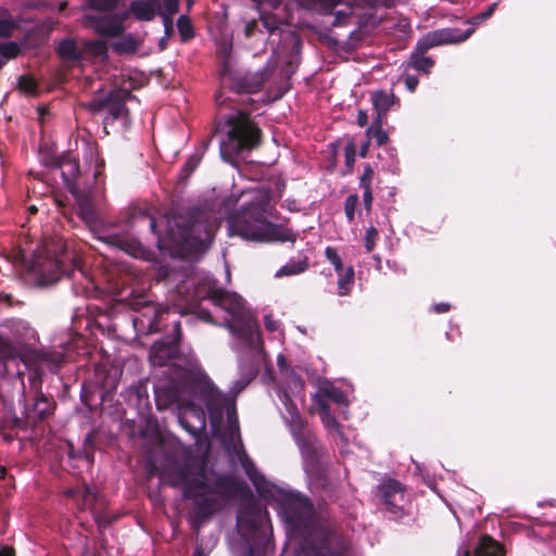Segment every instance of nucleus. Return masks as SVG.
<instances>
[{"mask_svg":"<svg viewBox=\"0 0 556 556\" xmlns=\"http://www.w3.org/2000/svg\"><path fill=\"white\" fill-rule=\"evenodd\" d=\"M165 475L173 488H180L184 497L192 501L194 518L199 522L223 510L237 497L251 495L248 484L233 475L208 477L206 462L190 453L167 468Z\"/></svg>","mask_w":556,"mask_h":556,"instance_id":"obj_1","label":"nucleus"},{"mask_svg":"<svg viewBox=\"0 0 556 556\" xmlns=\"http://www.w3.org/2000/svg\"><path fill=\"white\" fill-rule=\"evenodd\" d=\"M131 219L148 222L150 230L157 237V248L174 257L185 258L205 250L213 240L214 225L206 212L199 207L181 210L167 218L164 235L157 231L155 217L147 211L134 210Z\"/></svg>","mask_w":556,"mask_h":556,"instance_id":"obj_2","label":"nucleus"},{"mask_svg":"<svg viewBox=\"0 0 556 556\" xmlns=\"http://www.w3.org/2000/svg\"><path fill=\"white\" fill-rule=\"evenodd\" d=\"M197 304L187 306H161L147 299L146 295L135 296L130 302L134 311H142L150 333L164 332L150 349L149 358L153 366L163 367L180 358L182 338L180 317L195 312Z\"/></svg>","mask_w":556,"mask_h":556,"instance_id":"obj_3","label":"nucleus"},{"mask_svg":"<svg viewBox=\"0 0 556 556\" xmlns=\"http://www.w3.org/2000/svg\"><path fill=\"white\" fill-rule=\"evenodd\" d=\"M0 358L4 362H22L28 370L29 392L33 395L45 393L42 391L43 370L56 374L65 363V355L61 351L37 349L27 345H13L9 341L0 344Z\"/></svg>","mask_w":556,"mask_h":556,"instance_id":"obj_4","label":"nucleus"},{"mask_svg":"<svg viewBox=\"0 0 556 556\" xmlns=\"http://www.w3.org/2000/svg\"><path fill=\"white\" fill-rule=\"evenodd\" d=\"M225 128L226 137L219 142L220 157L241 173L238 157L261 143L262 130L252 121L250 113L242 110L225 117Z\"/></svg>","mask_w":556,"mask_h":556,"instance_id":"obj_5","label":"nucleus"},{"mask_svg":"<svg viewBox=\"0 0 556 556\" xmlns=\"http://www.w3.org/2000/svg\"><path fill=\"white\" fill-rule=\"evenodd\" d=\"M77 266L65 241L62 238H53L45 241L36 251L31 271L39 286L49 287L56 283L63 276H70Z\"/></svg>","mask_w":556,"mask_h":556,"instance_id":"obj_6","label":"nucleus"},{"mask_svg":"<svg viewBox=\"0 0 556 556\" xmlns=\"http://www.w3.org/2000/svg\"><path fill=\"white\" fill-rule=\"evenodd\" d=\"M271 191L261 189L249 203L229 214L227 220L232 235L255 241L265 218L271 216Z\"/></svg>","mask_w":556,"mask_h":556,"instance_id":"obj_7","label":"nucleus"},{"mask_svg":"<svg viewBox=\"0 0 556 556\" xmlns=\"http://www.w3.org/2000/svg\"><path fill=\"white\" fill-rule=\"evenodd\" d=\"M472 29L462 31L457 28H441L429 31L420 37L409 56V66L418 72L429 74L434 66V60L426 56V52L434 47L463 42L471 35Z\"/></svg>","mask_w":556,"mask_h":556,"instance_id":"obj_8","label":"nucleus"},{"mask_svg":"<svg viewBox=\"0 0 556 556\" xmlns=\"http://www.w3.org/2000/svg\"><path fill=\"white\" fill-rule=\"evenodd\" d=\"M135 98L130 90L125 88H113L104 97L93 98L85 104V108L93 113L99 114L103 111L106 115L103 118L104 128L113 125L115 122H121L124 128H129L131 124L130 111L127 108V102Z\"/></svg>","mask_w":556,"mask_h":556,"instance_id":"obj_9","label":"nucleus"},{"mask_svg":"<svg viewBox=\"0 0 556 556\" xmlns=\"http://www.w3.org/2000/svg\"><path fill=\"white\" fill-rule=\"evenodd\" d=\"M205 299L231 315L238 324L240 336L244 339H252L254 332L258 330L256 320L247 308L244 299L239 294L223 289H210Z\"/></svg>","mask_w":556,"mask_h":556,"instance_id":"obj_10","label":"nucleus"},{"mask_svg":"<svg viewBox=\"0 0 556 556\" xmlns=\"http://www.w3.org/2000/svg\"><path fill=\"white\" fill-rule=\"evenodd\" d=\"M280 507L286 522L299 535L308 536L314 531V506L308 497L299 493L285 492L280 496Z\"/></svg>","mask_w":556,"mask_h":556,"instance_id":"obj_11","label":"nucleus"},{"mask_svg":"<svg viewBox=\"0 0 556 556\" xmlns=\"http://www.w3.org/2000/svg\"><path fill=\"white\" fill-rule=\"evenodd\" d=\"M86 176H62L63 181L73 194L77 203V214L79 218L92 229L99 222L98 214L93 207L91 194L92 186L97 182L98 176H91V182L81 187L83 178ZM87 185V181L85 182Z\"/></svg>","mask_w":556,"mask_h":556,"instance_id":"obj_12","label":"nucleus"},{"mask_svg":"<svg viewBox=\"0 0 556 556\" xmlns=\"http://www.w3.org/2000/svg\"><path fill=\"white\" fill-rule=\"evenodd\" d=\"M128 12H85L84 25L92 28L97 34L104 37H116L124 30V22L128 18Z\"/></svg>","mask_w":556,"mask_h":556,"instance_id":"obj_13","label":"nucleus"},{"mask_svg":"<svg viewBox=\"0 0 556 556\" xmlns=\"http://www.w3.org/2000/svg\"><path fill=\"white\" fill-rule=\"evenodd\" d=\"M296 556H351L349 542L331 530L319 532L317 540Z\"/></svg>","mask_w":556,"mask_h":556,"instance_id":"obj_14","label":"nucleus"},{"mask_svg":"<svg viewBox=\"0 0 556 556\" xmlns=\"http://www.w3.org/2000/svg\"><path fill=\"white\" fill-rule=\"evenodd\" d=\"M265 80L261 72H232L227 64L222 73V84L236 93H256L263 88Z\"/></svg>","mask_w":556,"mask_h":556,"instance_id":"obj_15","label":"nucleus"},{"mask_svg":"<svg viewBox=\"0 0 556 556\" xmlns=\"http://www.w3.org/2000/svg\"><path fill=\"white\" fill-rule=\"evenodd\" d=\"M348 4L351 7V12L344 13L343 11H339L336 15L333 25L338 26V20L341 16L355 14V10L361 8L365 10V12L357 15V23L359 27L372 29L379 26L382 21V18L377 15L376 10L378 8H392L395 4V0H358V3L355 5H353L350 1H348Z\"/></svg>","mask_w":556,"mask_h":556,"instance_id":"obj_16","label":"nucleus"},{"mask_svg":"<svg viewBox=\"0 0 556 556\" xmlns=\"http://www.w3.org/2000/svg\"><path fill=\"white\" fill-rule=\"evenodd\" d=\"M295 443L304 458L306 471L319 473L321 471L320 460L324 456V446L317 437L311 432Z\"/></svg>","mask_w":556,"mask_h":556,"instance_id":"obj_17","label":"nucleus"},{"mask_svg":"<svg viewBox=\"0 0 556 556\" xmlns=\"http://www.w3.org/2000/svg\"><path fill=\"white\" fill-rule=\"evenodd\" d=\"M379 497L392 515L395 517L403 515V506L405 502L404 486L399 481L394 479L384 481L379 486Z\"/></svg>","mask_w":556,"mask_h":556,"instance_id":"obj_18","label":"nucleus"},{"mask_svg":"<svg viewBox=\"0 0 556 556\" xmlns=\"http://www.w3.org/2000/svg\"><path fill=\"white\" fill-rule=\"evenodd\" d=\"M102 242L118 248L136 258H144L146 248L129 232H109L99 238Z\"/></svg>","mask_w":556,"mask_h":556,"instance_id":"obj_19","label":"nucleus"},{"mask_svg":"<svg viewBox=\"0 0 556 556\" xmlns=\"http://www.w3.org/2000/svg\"><path fill=\"white\" fill-rule=\"evenodd\" d=\"M33 403L27 410V421L36 426L54 414L56 402L51 394L41 393L33 395Z\"/></svg>","mask_w":556,"mask_h":556,"instance_id":"obj_20","label":"nucleus"},{"mask_svg":"<svg viewBox=\"0 0 556 556\" xmlns=\"http://www.w3.org/2000/svg\"><path fill=\"white\" fill-rule=\"evenodd\" d=\"M298 235L281 224H275L265 218L264 225L255 241L258 242H292L296 241Z\"/></svg>","mask_w":556,"mask_h":556,"instance_id":"obj_21","label":"nucleus"},{"mask_svg":"<svg viewBox=\"0 0 556 556\" xmlns=\"http://www.w3.org/2000/svg\"><path fill=\"white\" fill-rule=\"evenodd\" d=\"M238 525L244 535L254 536L258 535L261 532L265 534V515L255 506L249 508L244 514L239 516Z\"/></svg>","mask_w":556,"mask_h":556,"instance_id":"obj_22","label":"nucleus"},{"mask_svg":"<svg viewBox=\"0 0 556 556\" xmlns=\"http://www.w3.org/2000/svg\"><path fill=\"white\" fill-rule=\"evenodd\" d=\"M206 408L212 417H220L227 399L213 384L205 383L201 387Z\"/></svg>","mask_w":556,"mask_h":556,"instance_id":"obj_23","label":"nucleus"},{"mask_svg":"<svg viewBox=\"0 0 556 556\" xmlns=\"http://www.w3.org/2000/svg\"><path fill=\"white\" fill-rule=\"evenodd\" d=\"M156 10L161 11V2L156 1H146V0H135L130 3L129 12L134 14V16L139 21L150 22L156 15Z\"/></svg>","mask_w":556,"mask_h":556,"instance_id":"obj_24","label":"nucleus"},{"mask_svg":"<svg viewBox=\"0 0 556 556\" xmlns=\"http://www.w3.org/2000/svg\"><path fill=\"white\" fill-rule=\"evenodd\" d=\"M58 56L64 62H79L83 60V50L77 46L75 39L65 38L61 40L55 49Z\"/></svg>","mask_w":556,"mask_h":556,"instance_id":"obj_25","label":"nucleus"},{"mask_svg":"<svg viewBox=\"0 0 556 556\" xmlns=\"http://www.w3.org/2000/svg\"><path fill=\"white\" fill-rule=\"evenodd\" d=\"M505 548L489 534L480 536L473 549V556H504Z\"/></svg>","mask_w":556,"mask_h":556,"instance_id":"obj_26","label":"nucleus"},{"mask_svg":"<svg viewBox=\"0 0 556 556\" xmlns=\"http://www.w3.org/2000/svg\"><path fill=\"white\" fill-rule=\"evenodd\" d=\"M371 103L376 112L375 117H380V119L384 121L390 108L395 103V97L386 90H377L371 93Z\"/></svg>","mask_w":556,"mask_h":556,"instance_id":"obj_27","label":"nucleus"},{"mask_svg":"<svg viewBox=\"0 0 556 556\" xmlns=\"http://www.w3.org/2000/svg\"><path fill=\"white\" fill-rule=\"evenodd\" d=\"M51 167L61 170V174H80L78 159L72 152L52 157Z\"/></svg>","mask_w":556,"mask_h":556,"instance_id":"obj_28","label":"nucleus"},{"mask_svg":"<svg viewBox=\"0 0 556 556\" xmlns=\"http://www.w3.org/2000/svg\"><path fill=\"white\" fill-rule=\"evenodd\" d=\"M128 401L135 405L139 410L150 407V399L148 393L147 383L138 381L130 386L128 390Z\"/></svg>","mask_w":556,"mask_h":556,"instance_id":"obj_29","label":"nucleus"},{"mask_svg":"<svg viewBox=\"0 0 556 556\" xmlns=\"http://www.w3.org/2000/svg\"><path fill=\"white\" fill-rule=\"evenodd\" d=\"M180 400L177 387H164L155 390V403L159 409H166Z\"/></svg>","mask_w":556,"mask_h":556,"instance_id":"obj_30","label":"nucleus"},{"mask_svg":"<svg viewBox=\"0 0 556 556\" xmlns=\"http://www.w3.org/2000/svg\"><path fill=\"white\" fill-rule=\"evenodd\" d=\"M213 136L214 135H210L201 141L194 153H192L186 161L182 167V174H192L198 168L204 152L213 140Z\"/></svg>","mask_w":556,"mask_h":556,"instance_id":"obj_31","label":"nucleus"},{"mask_svg":"<svg viewBox=\"0 0 556 556\" xmlns=\"http://www.w3.org/2000/svg\"><path fill=\"white\" fill-rule=\"evenodd\" d=\"M300 5L308 11L330 14L344 0H298Z\"/></svg>","mask_w":556,"mask_h":556,"instance_id":"obj_32","label":"nucleus"},{"mask_svg":"<svg viewBox=\"0 0 556 556\" xmlns=\"http://www.w3.org/2000/svg\"><path fill=\"white\" fill-rule=\"evenodd\" d=\"M140 48V41L132 35L127 34L112 43V49L117 54H134Z\"/></svg>","mask_w":556,"mask_h":556,"instance_id":"obj_33","label":"nucleus"},{"mask_svg":"<svg viewBox=\"0 0 556 556\" xmlns=\"http://www.w3.org/2000/svg\"><path fill=\"white\" fill-rule=\"evenodd\" d=\"M383 119L380 117H374L371 125L366 129V137L370 140L374 139L378 147H382L388 143L389 136L382 129Z\"/></svg>","mask_w":556,"mask_h":556,"instance_id":"obj_34","label":"nucleus"},{"mask_svg":"<svg viewBox=\"0 0 556 556\" xmlns=\"http://www.w3.org/2000/svg\"><path fill=\"white\" fill-rule=\"evenodd\" d=\"M83 50V60L85 55L93 56V58H108V45L103 40H86L81 47Z\"/></svg>","mask_w":556,"mask_h":556,"instance_id":"obj_35","label":"nucleus"},{"mask_svg":"<svg viewBox=\"0 0 556 556\" xmlns=\"http://www.w3.org/2000/svg\"><path fill=\"white\" fill-rule=\"evenodd\" d=\"M260 21L263 27L270 34L280 30L281 20L274 13L268 12L265 8L258 7Z\"/></svg>","mask_w":556,"mask_h":556,"instance_id":"obj_36","label":"nucleus"},{"mask_svg":"<svg viewBox=\"0 0 556 556\" xmlns=\"http://www.w3.org/2000/svg\"><path fill=\"white\" fill-rule=\"evenodd\" d=\"M289 430L295 442L313 432L307 428L298 413L291 414V419L289 420Z\"/></svg>","mask_w":556,"mask_h":556,"instance_id":"obj_37","label":"nucleus"},{"mask_svg":"<svg viewBox=\"0 0 556 556\" xmlns=\"http://www.w3.org/2000/svg\"><path fill=\"white\" fill-rule=\"evenodd\" d=\"M177 29L180 36V41L186 43L192 40L195 36V30L191 20L187 15H180L177 20Z\"/></svg>","mask_w":556,"mask_h":556,"instance_id":"obj_38","label":"nucleus"},{"mask_svg":"<svg viewBox=\"0 0 556 556\" xmlns=\"http://www.w3.org/2000/svg\"><path fill=\"white\" fill-rule=\"evenodd\" d=\"M354 276L355 273L353 266H349L341 275H339L338 294L340 296H345L350 293L352 286L354 285Z\"/></svg>","mask_w":556,"mask_h":556,"instance_id":"obj_39","label":"nucleus"},{"mask_svg":"<svg viewBox=\"0 0 556 556\" xmlns=\"http://www.w3.org/2000/svg\"><path fill=\"white\" fill-rule=\"evenodd\" d=\"M16 28L17 25L10 12L5 9H0V37H11Z\"/></svg>","mask_w":556,"mask_h":556,"instance_id":"obj_40","label":"nucleus"},{"mask_svg":"<svg viewBox=\"0 0 556 556\" xmlns=\"http://www.w3.org/2000/svg\"><path fill=\"white\" fill-rule=\"evenodd\" d=\"M121 0H87L85 10L86 12H113L117 9Z\"/></svg>","mask_w":556,"mask_h":556,"instance_id":"obj_41","label":"nucleus"},{"mask_svg":"<svg viewBox=\"0 0 556 556\" xmlns=\"http://www.w3.org/2000/svg\"><path fill=\"white\" fill-rule=\"evenodd\" d=\"M323 395L325 397L331 400L332 402L337 403L338 405H341V406L348 405V397H346L345 393L342 390H340L339 388H336L333 386L323 389Z\"/></svg>","mask_w":556,"mask_h":556,"instance_id":"obj_42","label":"nucleus"},{"mask_svg":"<svg viewBox=\"0 0 556 556\" xmlns=\"http://www.w3.org/2000/svg\"><path fill=\"white\" fill-rule=\"evenodd\" d=\"M308 268V262L306 258L298 261V262H290L282 266L278 274L281 275H296L305 271Z\"/></svg>","mask_w":556,"mask_h":556,"instance_id":"obj_43","label":"nucleus"},{"mask_svg":"<svg viewBox=\"0 0 556 556\" xmlns=\"http://www.w3.org/2000/svg\"><path fill=\"white\" fill-rule=\"evenodd\" d=\"M326 258L333 265L334 270L338 275H341L344 269V265L338 251L332 247H327L325 250Z\"/></svg>","mask_w":556,"mask_h":556,"instance_id":"obj_44","label":"nucleus"},{"mask_svg":"<svg viewBox=\"0 0 556 556\" xmlns=\"http://www.w3.org/2000/svg\"><path fill=\"white\" fill-rule=\"evenodd\" d=\"M21 52V48L16 42L9 41L0 43V55L5 62L16 58Z\"/></svg>","mask_w":556,"mask_h":556,"instance_id":"obj_45","label":"nucleus"},{"mask_svg":"<svg viewBox=\"0 0 556 556\" xmlns=\"http://www.w3.org/2000/svg\"><path fill=\"white\" fill-rule=\"evenodd\" d=\"M371 178H372V176H361V182H359L361 187L364 189V194H363L364 204H365L366 210H368V211L371 208V203H372V194H371V188H370Z\"/></svg>","mask_w":556,"mask_h":556,"instance_id":"obj_46","label":"nucleus"},{"mask_svg":"<svg viewBox=\"0 0 556 556\" xmlns=\"http://www.w3.org/2000/svg\"><path fill=\"white\" fill-rule=\"evenodd\" d=\"M91 513H92L93 519L100 530L108 528L112 523V521L115 519L113 517H110L105 511L98 509L97 507H93L91 509Z\"/></svg>","mask_w":556,"mask_h":556,"instance_id":"obj_47","label":"nucleus"},{"mask_svg":"<svg viewBox=\"0 0 556 556\" xmlns=\"http://www.w3.org/2000/svg\"><path fill=\"white\" fill-rule=\"evenodd\" d=\"M358 203V197L357 194H350L344 202V213L349 220V223H352L355 217V210L356 205Z\"/></svg>","mask_w":556,"mask_h":556,"instance_id":"obj_48","label":"nucleus"},{"mask_svg":"<svg viewBox=\"0 0 556 556\" xmlns=\"http://www.w3.org/2000/svg\"><path fill=\"white\" fill-rule=\"evenodd\" d=\"M378 237H379V231L376 227L370 226L366 230L364 241H365V249L368 253L374 251Z\"/></svg>","mask_w":556,"mask_h":556,"instance_id":"obj_49","label":"nucleus"},{"mask_svg":"<svg viewBox=\"0 0 556 556\" xmlns=\"http://www.w3.org/2000/svg\"><path fill=\"white\" fill-rule=\"evenodd\" d=\"M4 428H9L10 430H20L24 429L26 425H31V422L27 421V415L25 416V419H21L16 415H12L4 419Z\"/></svg>","mask_w":556,"mask_h":556,"instance_id":"obj_50","label":"nucleus"},{"mask_svg":"<svg viewBox=\"0 0 556 556\" xmlns=\"http://www.w3.org/2000/svg\"><path fill=\"white\" fill-rule=\"evenodd\" d=\"M18 88L27 93H34L37 89L36 80L27 75H23L18 78Z\"/></svg>","mask_w":556,"mask_h":556,"instance_id":"obj_51","label":"nucleus"},{"mask_svg":"<svg viewBox=\"0 0 556 556\" xmlns=\"http://www.w3.org/2000/svg\"><path fill=\"white\" fill-rule=\"evenodd\" d=\"M320 418L327 429L336 431L339 430L340 424L334 417V415H332L331 413H324L323 416H320Z\"/></svg>","mask_w":556,"mask_h":556,"instance_id":"obj_52","label":"nucleus"},{"mask_svg":"<svg viewBox=\"0 0 556 556\" xmlns=\"http://www.w3.org/2000/svg\"><path fill=\"white\" fill-rule=\"evenodd\" d=\"M355 146L354 143L350 142L345 146L344 149V156H345V164L349 168H352L354 162H355Z\"/></svg>","mask_w":556,"mask_h":556,"instance_id":"obj_53","label":"nucleus"},{"mask_svg":"<svg viewBox=\"0 0 556 556\" xmlns=\"http://www.w3.org/2000/svg\"><path fill=\"white\" fill-rule=\"evenodd\" d=\"M215 103L218 108L231 106L232 100L229 97H226L222 90H219L215 94Z\"/></svg>","mask_w":556,"mask_h":556,"instance_id":"obj_54","label":"nucleus"},{"mask_svg":"<svg viewBox=\"0 0 556 556\" xmlns=\"http://www.w3.org/2000/svg\"><path fill=\"white\" fill-rule=\"evenodd\" d=\"M258 31V23L256 20H252L248 22L244 26V36L247 38H251Z\"/></svg>","mask_w":556,"mask_h":556,"instance_id":"obj_55","label":"nucleus"},{"mask_svg":"<svg viewBox=\"0 0 556 556\" xmlns=\"http://www.w3.org/2000/svg\"><path fill=\"white\" fill-rule=\"evenodd\" d=\"M179 10V0H164V12L176 14Z\"/></svg>","mask_w":556,"mask_h":556,"instance_id":"obj_56","label":"nucleus"},{"mask_svg":"<svg viewBox=\"0 0 556 556\" xmlns=\"http://www.w3.org/2000/svg\"><path fill=\"white\" fill-rule=\"evenodd\" d=\"M157 13L163 16L165 33H166L167 36H169L173 33V20H172V16L174 14L162 13V10L160 12H157Z\"/></svg>","mask_w":556,"mask_h":556,"instance_id":"obj_57","label":"nucleus"},{"mask_svg":"<svg viewBox=\"0 0 556 556\" xmlns=\"http://www.w3.org/2000/svg\"><path fill=\"white\" fill-rule=\"evenodd\" d=\"M406 88L414 92L419 84V80L416 76L407 75L404 79Z\"/></svg>","mask_w":556,"mask_h":556,"instance_id":"obj_58","label":"nucleus"},{"mask_svg":"<svg viewBox=\"0 0 556 556\" xmlns=\"http://www.w3.org/2000/svg\"><path fill=\"white\" fill-rule=\"evenodd\" d=\"M257 3V7L265 8V5L270 9H277L283 0H254Z\"/></svg>","mask_w":556,"mask_h":556,"instance_id":"obj_59","label":"nucleus"},{"mask_svg":"<svg viewBox=\"0 0 556 556\" xmlns=\"http://www.w3.org/2000/svg\"><path fill=\"white\" fill-rule=\"evenodd\" d=\"M180 424L192 435H197L198 432L204 428V422L203 421L201 422V426L198 427V428L190 427L189 424L186 421V419L184 417L180 418Z\"/></svg>","mask_w":556,"mask_h":556,"instance_id":"obj_60","label":"nucleus"},{"mask_svg":"<svg viewBox=\"0 0 556 556\" xmlns=\"http://www.w3.org/2000/svg\"><path fill=\"white\" fill-rule=\"evenodd\" d=\"M265 327L268 331L274 332L278 329V321L271 316H265Z\"/></svg>","mask_w":556,"mask_h":556,"instance_id":"obj_61","label":"nucleus"},{"mask_svg":"<svg viewBox=\"0 0 556 556\" xmlns=\"http://www.w3.org/2000/svg\"><path fill=\"white\" fill-rule=\"evenodd\" d=\"M255 376H256V371H252L250 374V378L247 381H243V380L237 381L235 384L236 391L241 392Z\"/></svg>","mask_w":556,"mask_h":556,"instance_id":"obj_62","label":"nucleus"},{"mask_svg":"<svg viewBox=\"0 0 556 556\" xmlns=\"http://www.w3.org/2000/svg\"><path fill=\"white\" fill-rule=\"evenodd\" d=\"M357 124L359 127H365L368 124V115L364 110L357 112Z\"/></svg>","mask_w":556,"mask_h":556,"instance_id":"obj_63","label":"nucleus"},{"mask_svg":"<svg viewBox=\"0 0 556 556\" xmlns=\"http://www.w3.org/2000/svg\"><path fill=\"white\" fill-rule=\"evenodd\" d=\"M451 309V305L445 302L438 303L433 306V312L437 314L447 313Z\"/></svg>","mask_w":556,"mask_h":556,"instance_id":"obj_64","label":"nucleus"}]
</instances>
